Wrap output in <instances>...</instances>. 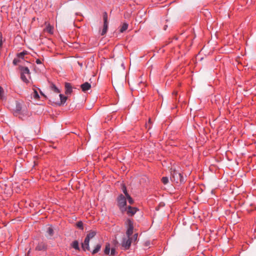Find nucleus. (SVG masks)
Listing matches in <instances>:
<instances>
[{
    "label": "nucleus",
    "mask_w": 256,
    "mask_h": 256,
    "mask_svg": "<svg viewBox=\"0 0 256 256\" xmlns=\"http://www.w3.org/2000/svg\"><path fill=\"white\" fill-rule=\"evenodd\" d=\"M110 244H107L106 246V248L104 249V254H108L110 252Z\"/></svg>",
    "instance_id": "412c9836"
},
{
    "label": "nucleus",
    "mask_w": 256,
    "mask_h": 256,
    "mask_svg": "<svg viewBox=\"0 0 256 256\" xmlns=\"http://www.w3.org/2000/svg\"><path fill=\"white\" fill-rule=\"evenodd\" d=\"M122 192L126 196L129 195L127 192L126 188L125 186H122Z\"/></svg>",
    "instance_id": "cd10ccee"
},
{
    "label": "nucleus",
    "mask_w": 256,
    "mask_h": 256,
    "mask_svg": "<svg viewBox=\"0 0 256 256\" xmlns=\"http://www.w3.org/2000/svg\"><path fill=\"white\" fill-rule=\"evenodd\" d=\"M50 89L54 91V92H55L56 93H60V90L54 84H52L51 85H50Z\"/></svg>",
    "instance_id": "ddd939ff"
},
{
    "label": "nucleus",
    "mask_w": 256,
    "mask_h": 256,
    "mask_svg": "<svg viewBox=\"0 0 256 256\" xmlns=\"http://www.w3.org/2000/svg\"><path fill=\"white\" fill-rule=\"evenodd\" d=\"M20 70L21 71V74H26L28 76H30V72L28 67L21 66Z\"/></svg>",
    "instance_id": "9d476101"
},
{
    "label": "nucleus",
    "mask_w": 256,
    "mask_h": 256,
    "mask_svg": "<svg viewBox=\"0 0 256 256\" xmlns=\"http://www.w3.org/2000/svg\"><path fill=\"white\" fill-rule=\"evenodd\" d=\"M116 254V250L114 248H112L110 250V256H114Z\"/></svg>",
    "instance_id": "c756f323"
},
{
    "label": "nucleus",
    "mask_w": 256,
    "mask_h": 256,
    "mask_svg": "<svg viewBox=\"0 0 256 256\" xmlns=\"http://www.w3.org/2000/svg\"><path fill=\"white\" fill-rule=\"evenodd\" d=\"M162 182L164 184H166L168 182V178L166 176H164L162 178Z\"/></svg>",
    "instance_id": "393cba45"
},
{
    "label": "nucleus",
    "mask_w": 256,
    "mask_h": 256,
    "mask_svg": "<svg viewBox=\"0 0 256 256\" xmlns=\"http://www.w3.org/2000/svg\"><path fill=\"white\" fill-rule=\"evenodd\" d=\"M96 234V232L94 231H90L87 234L84 242L82 243V248L84 250H90L89 242L90 239L93 238Z\"/></svg>",
    "instance_id": "f257e3e1"
},
{
    "label": "nucleus",
    "mask_w": 256,
    "mask_h": 256,
    "mask_svg": "<svg viewBox=\"0 0 256 256\" xmlns=\"http://www.w3.org/2000/svg\"><path fill=\"white\" fill-rule=\"evenodd\" d=\"M36 62L38 64H42V62L40 59H36Z\"/></svg>",
    "instance_id": "7c9ffc66"
},
{
    "label": "nucleus",
    "mask_w": 256,
    "mask_h": 256,
    "mask_svg": "<svg viewBox=\"0 0 256 256\" xmlns=\"http://www.w3.org/2000/svg\"><path fill=\"white\" fill-rule=\"evenodd\" d=\"M80 87L83 92H86L90 90L91 88V85L88 82H86L80 86Z\"/></svg>",
    "instance_id": "1a4fd4ad"
},
{
    "label": "nucleus",
    "mask_w": 256,
    "mask_h": 256,
    "mask_svg": "<svg viewBox=\"0 0 256 256\" xmlns=\"http://www.w3.org/2000/svg\"><path fill=\"white\" fill-rule=\"evenodd\" d=\"M20 62V60L18 58H14L12 63L14 66H16Z\"/></svg>",
    "instance_id": "c85d7f7f"
},
{
    "label": "nucleus",
    "mask_w": 256,
    "mask_h": 256,
    "mask_svg": "<svg viewBox=\"0 0 256 256\" xmlns=\"http://www.w3.org/2000/svg\"><path fill=\"white\" fill-rule=\"evenodd\" d=\"M33 90H34V92L32 94L33 98L36 100H38L40 98V96L38 94V92H37L35 88H34Z\"/></svg>",
    "instance_id": "a211bd4d"
},
{
    "label": "nucleus",
    "mask_w": 256,
    "mask_h": 256,
    "mask_svg": "<svg viewBox=\"0 0 256 256\" xmlns=\"http://www.w3.org/2000/svg\"><path fill=\"white\" fill-rule=\"evenodd\" d=\"M176 93H177L176 92H174L173 94H176Z\"/></svg>",
    "instance_id": "72a5a7b5"
},
{
    "label": "nucleus",
    "mask_w": 256,
    "mask_h": 256,
    "mask_svg": "<svg viewBox=\"0 0 256 256\" xmlns=\"http://www.w3.org/2000/svg\"><path fill=\"white\" fill-rule=\"evenodd\" d=\"M46 232L50 236H52L54 234V230L52 226H50L48 228Z\"/></svg>",
    "instance_id": "dca6fc26"
},
{
    "label": "nucleus",
    "mask_w": 256,
    "mask_h": 256,
    "mask_svg": "<svg viewBox=\"0 0 256 256\" xmlns=\"http://www.w3.org/2000/svg\"><path fill=\"white\" fill-rule=\"evenodd\" d=\"M104 24H108V14L106 12L104 13Z\"/></svg>",
    "instance_id": "a878e982"
},
{
    "label": "nucleus",
    "mask_w": 256,
    "mask_h": 256,
    "mask_svg": "<svg viewBox=\"0 0 256 256\" xmlns=\"http://www.w3.org/2000/svg\"><path fill=\"white\" fill-rule=\"evenodd\" d=\"M27 113V111L25 110H22V104L18 102H16V108L14 111V114L16 116H18L20 114H26Z\"/></svg>",
    "instance_id": "20e7f679"
},
{
    "label": "nucleus",
    "mask_w": 256,
    "mask_h": 256,
    "mask_svg": "<svg viewBox=\"0 0 256 256\" xmlns=\"http://www.w3.org/2000/svg\"><path fill=\"white\" fill-rule=\"evenodd\" d=\"M59 96H60V104H64L67 100V97L66 96H64L62 94H60Z\"/></svg>",
    "instance_id": "aec40b11"
},
{
    "label": "nucleus",
    "mask_w": 256,
    "mask_h": 256,
    "mask_svg": "<svg viewBox=\"0 0 256 256\" xmlns=\"http://www.w3.org/2000/svg\"><path fill=\"white\" fill-rule=\"evenodd\" d=\"M72 246L73 248H74V249L76 250H79V245H78V241L76 240H74V242H73L72 244Z\"/></svg>",
    "instance_id": "6ab92c4d"
},
{
    "label": "nucleus",
    "mask_w": 256,
    "mask_h": 256,
    "mask_svg": "<svg viewBox=\"0 0 256 256\" xmlns=\"http://www.w3.org/2000/svg\"><path fill=\"white\" fill-rule=\"evenodd\" d=\"M118 206L122 212L126 210V197L122 194H120L118 198Z\"/></svg>",
    "instance_id": "7ed1b4c3"
},
{
    "label": "nucleus",
    "mask_w": 256,
    "mask_h": 256,
    "mask_svg": "<svg viewBox=\"0 0 256 256\" xmlns=\"http://www.w3.org/2000/svg\"><path fill=\"white\" fill-rule=\"evenodd\" d=\"M128 24L127 23H124L120 28V32H124L128 28Z\"/></svg>",
    "instance_id": "4468645a"
},
{
    "label": "nucleus",
    "mask_w": 256,
    "mask_h": 256,
    "mask_svg": "<svg viewBox=\"0 0 256 256\" xmlns=\"http://www.w3.org/2000/svg\"><path fill=\"white\" fill-rule=\"evenodd\" d=\"M172 176L170 179L172 181H174L176 183H182L184 182V178L182 174L181 173L174 170L172 172Z\"/></svg>",
    "instance_id": "f03ea898"
},
{
    "label": "nucleus",
    "mask_w": 256,
    "mask_h": 256,
    "mask_svg": "<svg viewBox=\"0 0 256 256\" xmlns=\"http://www.w3.org/2000/svg\"><path fill=\"white\" fill-rule=\"evenodd\" d=\"M108 28V24H104V23L103 28L102 30V32H101L102 36H104L106 33Z\"/></svg>",
    "instance_id": "f8f14e48"
},
{
    "label": "nucleus",
    "mask_w": 256,
    "mask_h": 256,
    "mask_svg": "<svg viewBox=\"0 0 256 256\" xmlns=\"http://www.w3.org/2000/svg\"><path fill=\"white\" fill-rule=\"evenodd\" d=\"M126 224L128 226V230L126 234L128 238H130L133 233L134 226L133 222L130 219H128L126 220Z\"/></svg>",
    "instance_id": "39448f33"
},
{
    "label": "nucleus",
    "mask_w": 256,
    "mask_h": 256,
    "mask_svg": "<svg viewBox=\"0 0 256 256\" xmlns=\"http://www.w3.org/2000/svg\"><path fill=\"white\" fill-rule=\"evenodd\" d=\"M44 30L50 34H52L54 33V26L48 24L46 25Z\"/></svg>",
    "instance_id": "9b49d317"
},
{
    "label": "nucleus",
    "mask_w": 256,
    "mask_h": 256,
    "mask_svg": "<svg viewBox=\"0 0 256 256\" xmlns=\"http://www.w3.org/2000/svg\"><path fill=\"white\" fill-rule=\"evenodd\" d=\"M28 77V76H26V74H20L21 79L24 82L26 83H28L29 82Z\"/></svg>",
    "instance_id": "f3484780"
},
{
    "label": "nucleus",
    "mask_w": 256,
    "mask_h": 256,
    "mask_svg": "<svg viewBox=\"0 0 256 256\" xmlns=\"http://www.w3.org/2000/svg\"><path fill=\"white\" fill-rule=\"evenodd\" d=\"M27 54V52L26 51H23L21 52H20L18 54H17V56L18 58H21L22 59H23L24 58V56Z\"/></svg>",
    "instance_id": "4be33fe9"
},
{
    "label": "nucleus",
    "mask_w": 256,
    "mask_h": 256,
    "mask_svg": "<svg viewBox=\"0 0 256 256\" xmlns=\"http://www.w3.org/2000/svg\"><path fill=\"white\" fill-rule=\"evenodd\" d=\"M0 98L4 100V90L3 88L0 86Z\"/></svg>",
    "instance_id": "b1692460"
},
{
    "label": "nucleus",
    "mask_w": 256,
    "mask_h": 256,
    "mask_svg": "<svg viewBox=\"0 0 256 256\" xmlns=\"http://www.w3.org/2000/svg\"><path fill=\"white\" fill-rule=\"evenodd\" d=\"M131 243L132 240L130 238H124L122 240V245L124 249L128 250L131 245Z\"/></svg>",
    "instance_id": "423d86ee"
},
{
    "label": "nucleus",
    "mask_w": 256,
    "mask_h": 256,
    "mask_svg": "<svg viewBox=\"0 0 256 256\" xmlns=\"http://www.w3.org/2000/svg\"><path fill=\"white\" fill-rule=\"evenodd\" d=\"M36 249L38 250H42L40 246H37Z\"/></svg>",
    "instance_id": "2f4dec72"
},
{
    "label": "nucleus",
    "mask_w": 256,
    "mask_h": 256,
    "mask_svg": "<svg viewBox=\"0 0 256 256\" xmlns=\"http://www.w3.org/2000/svg\"><path fill=\"white\" fill-rule=\"evenodd\" d=\"M138 210V209L136 207H132L130 206H128V208H126V210L127 214L128 216H134Z\"/></svg>",
    "instance_id": "0eeeda50"
},
{
    "label": "nucleus",
    "mask_w": 256,
    "mask_h": 256,
    "mask_svg": "<svg viewBox=\"0 0 256 256\" xmlns=\"http://www.w3.org/2000/svg\"><path fill=\"white\" fill-rule=\"evenodd\" d=\"M65 94L67 95L70 94L72 92V86L71 84L68 82H66L65 85Z\"/></svg>",
    "instance_id": "6e6552de"
},
{
    "label": "nucleus",
    "mask_w": 256,
    "mask_h": 256,
    "mask_svg": "<svg viewBox=\"0 0 256 256\" xmlns=\"http://www.w3.org/2000/svg\"><path fill=\"white\" fill-rule=\"evenodd\" d=\"M76 226L81 230H84L83 223L82 221L78 222L76 224Z\"/></svg>",
    "instance_id": "5701e85b"
},
{
    "label": "nucleus",
    "mask_w": 256,
    "mask_h": 256,
    "mask_svg": "<svg viewBox=\"0 0 256 256\" xmlns=\"http://www.w3.org/2000/svg\"><path fill=\"white\" fill-rule=\"evenodd\" d=\"M126 197L128 199V202L131 204H132L134 202V200L132 198L130 197V195H128L126 196Z\"/></svg>",
    "instance_id": "bb28decb"
},
{
    "label": "nucleus",
    "mask_w": 256,
    "mask_h": 256,
    "mask_svg": "<svg viewBox=\"0 0 256 256\" xmlns=\"http://www.w3.org/2000/svg\"><path fill=\"white\" fill-rule=\"evenodd\" d=\"M166 28H167V26H164V30H166Z\"/></svg>",
    "instance_id": "473e14b6"
},
{
    "label": "nucleus",
    "mask_w": 256,
    "mask_h": 256,
    "mask_svg": "<svg viewBox=\"0 0 256 256\" xmlns=\"http://www.w3.org/2000/svg\"><path fill=\"white\" fill-rule=\"evenodd\" d=\"M100 248H101V245L100 244H98L96 246L94 249L92 250V254H96L97 252H99Z\"/></svg>",
    "instance_id": "2eb2a0df"
}]
</instances>
